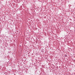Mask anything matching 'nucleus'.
Here are the masks:
<instances>
[{"label": "nucleus", "mask_w": 75, "mask_h": 75, "mask_svg": "<svg viewBox=\"0 0 75 75\" xmlns=\"http://www.w3.org/2000/svg\"><path fill=\"white\" fill-rule=\"evenodd\" d=\"M44 58H45V59H47V57H44Z\"/></svg>", "instance_id": "obj_2"}, {"label": "nucleus", "mask_w": 75, "mask_h": 75, "mask_svg": "<svg viewBox=\"0 0 75 75\" xmlns=\"http://www.w3.org/2000/svg\"><path fill=\"white\" fill-rule=\"evenodd\" d=\"M41 51L42 52H44V50L42 49L41 50Z\"/></svg>", "instance_id": "obj_1"}]
</instances>
